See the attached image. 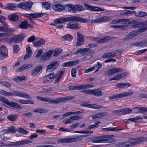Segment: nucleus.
<instances>
[{
  "label": "nucleus",
  "instance_id": "aec40b11",
  "mask_svg": "<svg viewBox=\"0 0 147 147\" xmlns=\"http://www.w3.org/2000/svg\"><path fill=\"white\" fill-rule=\"evenodd\" d=\"M78 60H75L72 61H69L63 63L62 65V67H70L75 65L79 62Z\"/></svg>",
  "mask_w": 147,
  "mask_h": 147
},
{
  "label": "nucleus",
  "instance_id": "13d9d810",
  "mask_svg": "<svg viewBox=\"0 0 147 147\" xmlns=\"http://www.w3.org/2000/svg\"><path fill=\"white\" fill-rule=\"evenodd\" d=\"M26 50L27 53L28 55H32V50L30 47L28 45H27L26 47Z\"/></svg>",
  "mask_w": 147,
  "mask_h": 147
},
{
  "label": "nucleus",
  "instance_id": "052dcab7",
  "mask_svg": "<svg viewBox=\"0 0 147 147\" xmlns=\"http://www.w3.org/2000/svg\"><path fill=\"white\" fill-rule=\"evenodd\" d=\"M9 129L10 133H14L16 132V130L14 128V127L13 126H10L9 127H7Z\"/></svg>",
  "mask_w": 147,
  "mask_h": 147
},
{
  "label": "nucleus",
  "instance_id": "a211bd4d",
  "mask_svg": "<svg viewBox=\"0 0 147 147\" xmlns=\"http://www.w3.org/2000/svg\"><path fill=\"white\" fill-rule=\"evenodd\" d=\"M90 53L91 51H89V48H80L74 53V54H77L80 53L82 55H87Z\"/></svg>",
  "mask_w": 147,
  "mask_h": 147
},
{
  "label": "nucleus",
  "instance_id": "de8ad7c7",
  "mask_svg": "<svg viewBox=\"0 0 147 147\" xmlns=\"http://www.w3.org/2000/svg\"><path fill=\"white\" fill-rule=\"evenodd\" d=\"M122 109V115L129 114L131 113L132 110L129 108H125Z\"/></svg>",
  "mask_w": 147,
  "mask_h": 147
},
{
  "label": "nucleus",
  "instance_id": "6ab92c4d",
  "mask_svg": "<svg viewBox=\"0 0 147 147\" xmlns=\"http://www.w3.org/2000/svg\"><path fill=\"white\" fill-rule=\"evenodd\" d=\"M82 107H84L93 108L95 109H100L102 108V106L99 105H97L95 104H82L80 105Z\"/></svg>",
  "mask_w": 147,
  "mask_h": 147
},
{
  "label": "nucleus",
  "instance_id": "7c9ffc66",
  "mask_svg": "<svg viewBox=\"0 0 147 147\" xmlns=\"http://www.w3.org/2000/svg\"><path fill=\"white\" fill-rule=\"evenodd\" d=\"M8 19L11 21L15 22L18 19V16L15 13H13L8 16Z\"/></svg>",
  "mask_w": 147,
  "mask_h": 147
},
{
  "label": "nucleus",
  "instance_id": "338daca9",
  "mask_svg": "<svg viewBox=\"0 0 147 147\" xmlns=\"http://www.w3.org/2000/svg\"><path fill=\"white\" fill-rule=\"evenodd\" d=\"M114 57L116 56L117 54L119 53L118 55H120L122 53V51L120 50H116L114 51H112Z\"/></svg>",
  "mask_w": 147,
  "mask_h": 147
},
{
  "label": "nucleus",
  "instance_id": "473e14b6",
  "mask_svg": "<svg viewBox=\"0 0 147 147\" xmlns=\"http://www.w3.org/2000/svg\"><path fill=\"white\" fill-rule=\"evenodd\" d=\"M17 5L16 4L13 3H7L5 7L7 9H10L11 10L15 9L16 8Z\"/></svg>",
  "mask_w": 147,
  "mask_h": 147
},
{
  "label": "nucleus",
  "instance_id": "f704fd0d",
  "mask_svg": "<svg viewBox=\"0 0 147 147\" xmlns=\"http://www.w3.org/2000/svg\"><path fill=\"white\" fill-rule=\"evenodd\" d=\"M114 57L112 52L104 53L102 56V58L106 59Z\"/></svg>",
  "mask_w": 147,
  "mask_h": 147
},
{
  "label": "nucleus",
  "instance_id": "5fc2aeb1",
  "mask_svg": "<svg viewBox=\"0 0 147 147\" xmlns=\"http://www.w3.org/2000/svg\"><path fill=\"white\" fill-rule=\"evenodd\" d=\"M101 123L100 122L98 121L97 123H95L94 124L89 125L87 127L88 129H91L92 128H94L98 126V124Z\"/></svg>",
  "mask_w": 147,
  "mask_h": 147
},
{
  "label": "nucleus",
  "instance_id": "3c124183",
  "mask_svg": "<svg viewBox=\"0 0 147 147\" xmlns=\"http://www.w3.org/2000/svg\"><path fill=\"white\" fill-rule=\"evenodd\" d=\"M146 29H147L145 28H142L138 29L137 30H136L134 31L135 32V33L136 35L144 32L146 30Z\"/></svg>",
  "mask_w": 147,
  "mask_h": 147
},
{
  "label": "nucleus",
  "instance_id": "c9c22d12",
  "mask_svg": "<svg viewBox=\"0 0 147 147\" xmlns=\"http://www.w3.org/2000/svg\"><path fill=\"white\" fill-rule=\"evenodd\" d=\"M42 66L40 65L37 67L32 71L31 73L32 75L33 76L36 75L42 69Z\"/></svg>",
  "mask_w": 147,
  "mask_h": 147
},
{
  "label": "nucleus",
  "instance_id": "72a5a7b5",
  "mask_svg": "<svg viewBox=\"0 0 147 147\" xmlns=\"http://www.w3.org/2000/svg\"><path fill=\"white\" fill-rule=\"evenodd\" d=\"M14 30V29L13 28H9L7 27L0 26V31H1L10 33L12 32H13Z\"/></svg>",
  "mask_w": 147,
  "mask_h": 147
},
{
  "label": "nucleus",
  "instance_id": "680f3d73",
  "mask_svg": "<svg viewBox=\"0 0 147 147\" xmlns=\"http://www.w3.org/2000/svg\"><path fill=\"white\" fill-rule=\"evenodd\" d=\"M124 11H125V12L124 13H121L120 15L125 16L127 15L132 14V13H131V11L129 10H124Z\"/></svg>",
  "mask_w": 147,
  "mask_h": 147
},
{
  "label": "nucleus",
  "instance_id": "7ed1b4c3",
  "mask_svg": "<svg viewBox=\"0 0 147 147\" xmlns=\"http://www.w3.org/2000/svg\"><path fill=\"white\" fill-rule=\"evenodd\" d=\"M0 101L3 102L2 104L8 107H11L13 109L20 110L22 107L17 103L11 101L9 102L6 98L0 96Z\"/></svg>",
  "mask_w": 147,
  "mask_h": 147
},
{
  "label": "nucleus",
  "instance_id": "423d86ee",
  "mask_svg": "<svg viewBox=\"0 0 147 147\" xmlns=\"http://www.w3.org/2000/svg\"><path fill=\"white\" fill-rule=\"evenodd\" d=\"M33 3L31 1H28L26 3L21 2L18 4L17 6L21 9L26 10H28L31 8Z\"/></svg>",
  "mask_w": 147,
  "mask_h": 147
},
{
  "label": "nucleus",
  "instance_id": "f8f14e48",
  "mask_svg": "<svg viewBox=\"0 0 147 147\" xmlns=\"http://www.w3.org/2000/svg\"><path fill=\"white\" fill-rule=\"evenodd\" d=\"M109 18L108 16H103L99 18L92 20L91 23L92 24L98 23L100 22H105L109 20Z\"/></svg>",
  "mask_w": 147,
  "mask_h": 147
},
{
  "label": "nucleus",
  "instance_id": "20e7f679",
  "mask_svg": "<svg viewBox=\"0 0 147 147\" xmlns=\"http://www.w3.org/2000/svg\"><path fill=\"white\" fill-rule=\"evenodd\" d=\"M81 92L87 94H92L97 97L101 96L103 94L102 92L98 89L93 90L88 89L87 90H84L83 91H81Z\"/></svg>",
  "mask_w": 147,
  "mask_h": 147
},
{
  "label": "nucleus",
  "instance_id": "dca6fc26",
  "mask_svg": "<svg viewBox=\"0 0 147 147\" xmlns=\"http://www.w3.org/2000/svg\"><path fill=\"white\" fill-rule=\"evenodd\" d=\"M16 96L22 97L25 98L31 99V96L27 94L25 92L22 91H16Z\"/></svg>",
  "mask_w": 147,
  "mask_h": 147
},
{
  "label": "nucleus",
  "instance_id": "393cba45",
  "mask_svg": "<svg viewBox=\"0 0 147 147\" xmlns=\"http://www.w3.org/2000/svg\"><path fill=\"white\" fill-rule=\"evenodd\" d=\"M43 15V13H36L27 14H26V16L28 17L32 18H38L42 17Z\"/></svg>",
  "mask_w": 147,
  "mask_h": 147
},
{
  "label": "nucleus",
  "instance_id": "69168bd1",
  "mask_svg": "<svg viewBox=\"0 0 147 147\" xmlns=\"http://www.w3.org/2000/svg\"><path fill=\"white\" fill-rule=\"evenodd\" d=\"M76 74V68H73L72 69L71 71V76L73 77H75Z\"/></svg>",
  "mask_w": 147,
  "mask_h": 147
},
{
  "label": "nucleus",
  "instance_id": "5701e85b",
  "mask_svg": "<svg viewBox=\"0 0 147 147\" xmlns=\"http://www.w3.org/2000/svg\"><path fill=\"white\" fill-rule=\"evenodd\" d=\"M53 52V50H51L44 53L42 56L43 60L45 61L50 59L51 57V55Z\"/></svg>",
  "mask_w": 147,
  "mask_h": 147
},
{
  "label": "nucleus",
  "instance_id": "c85d7f7f",
  "mask_svg": "<svg viewBox=\"0 0 147 147\" xmlns=\"http://www.w3.org/2000/svg\"><path fill=\"white\" fill-rule=\"evenodd\" d=\"M20 28L22 29H27L29 28V25L28 22L25 20L22 22L20 24Z\"/></svg>",
  "mask_w": 147,
  "mask_h": 147
},
{
  "label": "nucleus",
  "instance_id": "e433bc0d",
  "mask_svg": "<svg viewBox=\"0 0 147 147\" xmlns=\"http://www.w3.org/2000/svg\"><path fill=\"white\" fill-rule=\"evenodd\" d=\"M18 117L16 114H11L8 115L7 117V119L9 120L13 121L16 120Z\"/></svg>",
  "mask_w": 147,
  "mask_h": 147
},
{
  "label": "nucleus",
  "instance_id": "4c0bfd02",
  "mask_svg": "<svg viewBox=\"0 0 147 147\" xmlns=\"http://www.w3.org/2000/svg\"><path fill=\"white\" fill-rule=\"evenodd\" d=\"M62 38L65 41H71L73 39V37L69 34H67L62 36Z\"/></svg>",
  "mask_w": 147,
  "mask_h": 147
},
{
  "label": "nucleus",
  "instance_id": "4be33fe9",
  "mask_svg": "<svg viewBox=\"0 0 147 147\" xmlns=\"http://www.w3.org/2000/svg\"><path fill=\"white\" fill-rule=\"evenodd\" d=\"M53 9L57 12H62L64 10V7L59 3L54 4L52 7Z\"/></svg>",
  "mask_w": 147,
  "mask_h": 147
},
{
  "label": "nucleus",
  "instance_id": "a18cd8bd",
  "mask_svg": "<svg viewBox=\"0 0 147 147\" xmlns=\"http://www.w3.org/2000/svg\"><path fill=\"white\" fill-rule=\"evenodd\" d=\"M62 51V50L59 48H57L54 51L53 54V56L55 57H57L61 53Z\"/></svg>",
  "mask_w": 147,
  "mask_h": 147
},
{
  "label": "nucleus",
  "instance_id": "a878e982",
  "mask_svg": "<svg viewBox=\"0 0 147 147\" xmlns=\"http://www.w3.org/2000/svg\"><path fill=\"white\" fill-rule=\"evenodd\" d=\"M74 98L73 96H67L66 97H62L58 98V103L70 100H72Z\"/></svg>",
  "mask_w": 147,
  "mask_h": 147
},
{
  "label": "nucleus",
  "instance_id": "1a4fd4ad",
  "mask_svg": "<svg viewBox=\"0 0 147 147\" xmlns=\"http://www.w3.org/2000/svg\"><path fill=\"white\" fill-rule=\"evenodd\" d=\"M32 142V141L29 140H22L16 141V142H11V144H7V146H20L31 143Z\"/></svg>",
  "mask_w": 147,
  "mask_h": 147
},
{
  "label": "nucleus",
  "instance_id": "bf43d9fd",
  "mask_svg": "<svg viewBox=\"0 0 147 147\" xmlns=\"http://www.w3.org/2000/svg\"><path fill=\"white\" fill-rule=\"evenodd\" d=\"M0 84L7 88H10L11 86L10 84L8 82H6L5 81L1 82Z\"/></svg>",
  "mask_w": 147,
  "mask_h": 147
},
{
  "label": "nucleus",
  "instance_id": "0e129e2a",
  "mask_svg": "<svg viewBox=\"0 0 147 147\" xmlns=\"http://www.w3.org/2000/svg\"><path fill=\"white\" fill-rule=\"evenodd\" d=\"M98 118H101L107 115V113L105 112L99 113H97Z\"/></svg>",
  "mask_w": 147,
  "mask_h": 147
},
{
  "label": "nucleus",
  "instance_id": "9d476101",
  "mask_svg": "<svg viewBox=\"0 0 147 147\" xmlns=\"http://www.w3.org/2000/svg\"><path fill=\"white\" fill-rule=\"evenodd\" d=\"M59 63L57 61H53L48 65L47 67V71H52L55 70L58 67Z\"/></svg>",
  "mask_w": 147,
  "mask_h": 147
},
{
  "label": "nucleus",
  "instance_id": "79ce46f5",
  "mask_svg": "<svg viewBox=\"0 0 147 147\" xmlns=\"http://www.w3.org/2000/svg\"><path fill=\"white\" fill-rule=\"evenodd\" d=\"M34 112L39 113H46L48 111L47 110L45 109H37L33 110Z\"/></svg>",
  "mask_w": 147,
  "mask_h": 147
},
{
  "label": "nucleus",
  "instance_id": "f257e3e1",
  "mask_svg": "<svg viewBox=\"0 0 147 147\" xmlns=\"http://www.w3.org/2000/svg\"><path fill=\"white\" fill-rule=\"evenodd\" d=\"M130 139L133 142L120 143L117 144L116 146L117 147H128L142 143L144 142L147 141V138L143 136L136 138H131Z\"/></svg>",
  "mask_w": 147,
  "mask_h": 147
},
{
  "label": "nucleus",
  "instance_id": "603ef678",
  "mask_svg": "<svg viewBox=\"0 0 147 147\" xmlns=\"http://www.w3.org/2000/svg\"><path fill=\"white\" fill-rule=\"evenodd\" d=\"M14 53L17 54L20 50V48L18 46L14 45L13 46Z\"/></svg>",
  "mask_w": 147,
  "mask_h": 147
},
{
  "label": "nucleus",
  "instance_id": "412c9836",
  "mask_svg": "<svg viewBox=\"0 0 147 147\" xmlns=\"http://www.w3.org/2000/svg\"><path fill=\"white\" fill-rule=\"evenodd\" d=\"M64 10L67 12L75 13L74 5L72 4H67L64 7Z\"/></svg>",
  "mask_w": 147,
  "mask_h": 147
},
{
  "label": "nucleus",
  "instance_id": "39448f33",
  "mask_svg": "<svg viewBox=\"0 0 147 147\" xmlns=\"http://www.w3.org/2000/svg\"><path fill=\"white\" fill-rule=\"evenodd\" d=\"M133 94V92L129 91L122 93L120 94H115L110 96L109 98L110 100L116 99L121 98L129 96Z\"/></svg>",
  "mask_w": 147,
  "mask_h": 147
},
{
  "label": "nucleus",
  "instance_id": "bb28decb",
  "mask_svg": "<svg viewBox=\"0 0 147 147\" xmlns=\"http://www.w3.org/2000/svg\"><path fill=\"white\" fill-rule=\"evenodd\" d=\"M43 101L47 102L53 104H58V98L53 100L52 99L49 98L44 97Z\"/></svg>",
  "mask_w": 147,
  "mask_h": 147
},
{
  "label": "nucleus",
  "instance_id": "58836bf2",
  "mask_svg": "<svg viewBox=\"0 0 147 147\" xmlns=\"http://www.w3.org/2000/svg\"><path fill=\"white\" fill-rule=\"evenodd\" d=\"M84 8L79 5H74V9L75 10V13L77 11H81L84 10Z\"/></svg>",
  "mask_w": 147,
  "mask_h": 147
},
{
  "label": "nucleus",
  "instance_id": "f3484780",
  "mask_svg": "<svg viewBox=\"0 0 147 147\" xmlns=\"http://www.w3.org/2000/svg\"><path fill=\"white\" fill-rule=\"evenodd\" d=\"M67 28L72 29H79L81 28V26L78 23L70 22L67 24Z\"/></svg>",
  "mask_w": 147,
  "mask_h": 147
},
{
  "label": "nucleus",
  "instance_id": "4468645a",
  "mask_svg": "<svg viewBox=\"0 0 147 147\" xmlns=\"http://www.w3.org/2000/svg\"><path fill=\"white\" fill-rule=\"evenodd\" d=\"M129 24H131V26L133 27H141L144 26L146 25L145 23L144 22H139L137 20L129 21Z\"/></svg>",
  "mask_w": 147,
  "mask_h": 147
},
{
  "label": "nucleus",
  "instance_id": "f03ea898",
  "mask_svg": "<svg viewBox=\"0 0 147 147\" xmlns=\"http://www.w3.org/2000/svg\"><path fill=\"white\" fill-rule=\"evenodd\" d=\"M74 21L83 23H86L88 22V20L77 16H71L67 18L62 17L56 19L54 21L56 24H62L67 21Z\"/></svg>",
  "mask_w": 147,
  "mask_h": 147
},
{
  "label": "nucleus",
  "instance_id": "2eb2a0df",
  "mask_svg": "<svg viewBox=\"0 0 147 147\" xmlns=\"http://www.w3.org/2000/svg\"><path fill=\"white\" fill-rule=\"evenodd\" d=\"M55 76V74L54 73H52L49 74L43 79L42 82L44 83H47L51 82L53 80Z\"/></svg>",
  "mask_w": 147,
  "mask_h": 147
},
{
  "label": "nucleus",
  "instance_id": "37998d69",
  "mask_svg": "<svg viewBox=\"0 0 147 147\" xmlns=\"http://www.w3.org/2000/svg\"><path fill=\"white\" fill-rule=\"evenodd\" d=\"M84 43V38H77V41L76 44V46L79 47Z\"/></svg>",
  "mask_w": 147,
  "mask_h": 147
},
{
  "label": "nucleus",
  "instance_id": "cd10ccee",
  "mask_svg": "<svg viewBox=\"0 0 147 147\" xmlns=\"http://www.w3.org/2000/svg\"><path fill=\"white\" fill-rule=\"evenodd\" d=\"M131 86V84L129 83L124 82L123 83H119L117 84L116 87L119 88L121 87L122 88H127L128 87H129Z\"/></svg>",
  "mask_w": 147,
  "mask_h": 147
},
{
  "label": "nucleus",
  "instance_id": "c03bdc74",
  "mask_svg": "<svg viewBox=\"0 0 147 147\" xmlns=\"http://www.w3.org/2000/svg\"><path fill=\"white\" fill-rule=\"evenodd\" d=\"M0 51L4 53V55L7 54L8 53L7 48L4 45H2L0 47Z\"/></svg>",
  "mask_w": 147,
  "mask_h": 147
},
{
  "label": "nucleus",
  "instance_id": "ddd939ff",
  "mask_svg": "<svg viewBox=\"0 0 147 147\" xmlns=\"http://www.w3.org/2000/svg\"><path fill=\"white\" fill-rule=\"evenodd\" d=\"M65 70L63 68L59 72H58L55 75L54 78L55 79L54 81V83L57 84L59 82V80L62 76L64 73Z\"/></svg>",
  "mask_w": 147,
  "mask_h": 147
},
{
  "label": "nucleus",
  "instance_id": "6e6552de",
  "mask_svg": "<svg viewBox=\"0 0 147 147\" xmlns=\"http://www.w3.org/2000/svg\"><path fill=\"white\" fill-rule=\"evenodd\" d=\"M25 36L24 33H22L19 35L14 36L11 38V40L14 42L15 43H17L21 42L23 40Z\"/></svg>",
  "mask_w": 147,
  "mask_h": 147
},
{
  "label": "nucleus",
  "instance_id": "e2e57ef3",
  "mask_svg": "<svg viewBox=\"0 0 147 147\" xmlns=\"http://www.w3.org/2000/svg\"><path fill=\"white\" fill-rule=\"evenodd\" d=\"M18 131L19 132L24 135H26L28 132L27 131L23 128H20L19 129Z\"/></svg>",
  "mask_w": 147,
  "mask_h": 147
},
{
  "label": "nucleus",
  "instance_id": "4d7b16f0",
  "mask_svg": "<svg viewBox=\"0 0 147 147\" xmlns=\"http://www.w3.org/2000/svg\"><path fill=\"white\" fill-rule=\"evenodd\" d=\"M147 51V49H144L143 50H138L135 51L134 53V54L137 55H139L142 54L145 52Z\"/></svg>",
  "mask_w": 147,
  "mask_h": 147
},
{
  "label": "nucleus",
  "instance_id": "ea45409f",
  "mask_svg": "<svg viewBox=\"0 0 147 147\" xmlns=\"http://www.w3.org/2000/svg\"><path fill=\"white\" fill-rule=\"evenodd\" d=\"M90 11H104V9L98 7L92 6Z\"/></svg>",
  "mask_w": 147,
  "mask_h": 147
},
{
  "label": "nucleus",
  "instance_id": "6e6d98bb",
  "mask_svg": "<svg viewBox=\"0 0 147 147\" xmlns=\"http://www.w3.org/2000/svg\"><path fill=\"white\" fill-rule=\"evenodd\" d=\"M133 45L136 46H145V42L144 41L142 42H136L133 44Z\"/></svg>",
  "mask_w": 147,
  "mask_h": 147
},
{
  "label": "nucleus",
  "instance_id": "9b49d317",
  "mask_svg": "<svg viewBox=\"0 0 147 147\" xmlns=\"http://www.w3.org/2000/svg\"><path fill=\"white\" fill-rule=\"evenodd\" d=\"M79 137L73 138H65L59 139L58 142L60 143H68L76 142L77 140H79Z\"/></svg>",
  "mask_w": 147,
  "mask_h": 147
},
{
  "label": "nucleus",
  "instance_id": "0eeeda50",
  "mask_svg": "<svg viewBox=\"0 0 147 147\" xmlns=\"http://www.w3.org/2000/svg\"><path fill=\"white\" fill-rule=\"evenodd\" d=\"M93 87L92 85L86 84L82 86H69L68 88L70 90H80L83 89L90 88Z\"/></svg>",
  "mask_w": 147,
  "mask_h": 147
},
{
  "label": "nucleus",
  "instance_id": "49530a36",
  "mask_svg": "<svg viewBox=\"0 0 147 147\" xmlns=\"http://www.w3.org/2000/svg\"><path fill=\"white\" fill-rule=\"evenodd\" d=\"M25 78L26 77L24 76H18L14 78L13 80L16 81L17 82H19V81H21L24 80Z\"/></svg>",
  "mask_w": 147,
  "mask_h": 147
},
{
  "label": "nucleus",
  "instance_id": "8fccbe9b",
  "mask_svg": "<svg viewBox=\"0 0 147 147\" xmlns=\"http://www.w3.org/2000/svg\"><path fill=\"white\" fill-rule=\"evenodd\" d=\"M42 7L47 10L49 9L50 8L51 4L47 2H42Z\"/></svg>",
  "mask_w": 147,
  "mask_h": 147
},
{
  "label": "nucleus",
  "instance_id": "774afa93",
  "mask_svg": "<svg viewBox=\"0 0 147 147\" xmlns=\"http://www.w3.org/2000/svg\"><path fill=\"white\" fill-rule=\"evenodd\" d=\"M88 45L89 47V48H88L90 50L91 48L96 47L98 46V45L94 43H90Z\"/></svg>",
  "mask_w": 147,
  "mask_h": 147
},
{
  "label": "nucleus",
  "instance_id": "864d4df0",
  "mask_svg": "<svg viewBox=\"0 0 147 147\" xmlns=\"http://www.w3.org/2000/svg\"><path fill=\"white\" fill-rule=\"evenodd\" d=\"M134 109H138L140 113L146 112L147 113V108L145 107H136Z\"/></svg>",
  "mask_w": 147,
  "mask_h": 147
},
{
  "label": "nucleus",
  "instance_id": "a19ab883",
  "mask_svg": "<svg viewBox=\"0 0 147 147\" xmlns=\"http://www.w3.org/2000/svg\"><path fill=\"white\" fill-rule=\"evenodd\" d=\"M109 39L107 36H106L101 38L99 39L98 43H104L109 41Z\"/></svg>",
  "mask_w": 147,
  "mask_h": 147
},
{
  "label": "nucleus",
  "instance_id": "2f4dec72",
  "mask_svg": "<svg viewBox=\"0 0 147 147\" xmlns=\"http://www.w3.org/2000/svg\"><path fill=\"white\" fill-rule=\"evenodd\" d=\"M136 36V35L135 33V32L134 31L132 32L129 33L127 35L126 37L123 38V40L125 41L127 40Z\"/></svg>",
  "mask_w": 147,
  "mask_h": 147
},
{
  "label": "nucleus",
  "instance_id": "09e8293b",
  "mask_svg": "<svg viewBox=\"0 0 147 147\" xmlns=\"http://www.w3.org/2000/svg\"><path fill=\"white\" fill-rule=\"evenodd\" d=\"M136 15L137 16L143 17L147 16V13L145 12L138 11L136 13Z\"/></svg>",
  "mask_w": 147,
  "mask_h": 147
},
{
  "label": "nucleus",
  "instance_id": "c756f323",
  "mask_svg": "<svg viewBox=\"0 0 147 147\" xmlns=\"http://www.w3.org/2000/svg\"><path fill=\"white\" fill-rule=\"evenodd\" d=\"M30 65L29 64L24 65L22 66H21L19 68H18L16 70V72H21L25 69L30 68Z\"/></svg>",
  "mask_w": 147,
  "mask_h": 147
},
{
  "label": "nucleus",
  "instance_id": "b1692460",
  "mask_svg": "<svg viewBox=\"0 0 147 147\" xmlns=\"http://www.w3.org/2000/svg\"><path fill=\"white\" fill-rule=\"evenodd\" d=\"M45 40L41 38H39L38 40L33 43L34 46L36 47H40L42 45H45Z\"/></svg>",
  "mask_w": 147,
  "mask_h": 147
}]
</instances>
